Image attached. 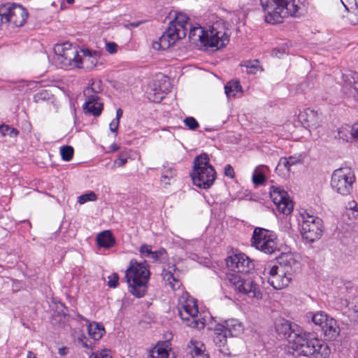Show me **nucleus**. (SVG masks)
I'll return each mask as SVG.
<instances>
[{"label":"nucleus","mask_w":358,"mask_h":358,"mask_svg":"<svg viewBox=\"0 0 358 358\" xmlns=\"http://www.w3.org/2000/svg\"><path fill=\"white\" fill-rule=\"evenodd\" d=\"M265 21L275 24L289 16L301 15L308 7L307 0H260Z\"/></svg>","instance_id":"1"},{"label":"nucleus","mask_w":358,"mask_h":358,"mask_svg":"<svg viewBox=\"0 0 358 358\" xmlns=\"http://www.w3.org/2000/svg\"><path fill=\"white\" fill-rule=\"evenodd\" d=\"M189 38L193 43L199 42L205 47L217 49L224 47L229 41V36L224 29L217 23L208 27L198 26L191 28Z\"/></svg>","instance_id":"2"},{"label":"nucleus","mask_w":358,"mask_h":358,"mask_svg":"<svg viewBox=\"0 0 358 358\" xmlns=\"http://www.w3.org/2000/svg\"><path fill=\"white\" fill-rule=\"evenodd\" d=\"M292 348L303 356H313L314 358H327L331 353L328 345L319 340L313 334L303 332L293 336Z\"/></svg>","instance_id":"3"},{"label":"nucleus","mask_w":358,"mask_h":358,"mask_svg":"<svg viewBox=\"0 0 358 358\" xmlns=\"http://www.w3.org/2000/svg\"><path fill=\"white\" fill-rule=\"evenodd\" d=\"M150 271L145 262H138L132 259L126 271L125 278L129 285V292L136 297L141 298L147 292Z\"/></svg>","instance_id":"4"},{"label":"nucleus","mask_w":358,"mask_h":358,"mask_svg":"<svg viewBox=\"0 0 358 358\" xmlns=\"http://www.w3.org/2000/svg\"><path fill=\"white\" fill-rule=\"evenodd\" d=\"M194 185L199 188H210L216 178V172L213 166L209 164L207 154L203 153L194 159V169L190 173Z\"/></svg>","instance_id":"5"},{"label":"nucleus","mask_w":358,"mask_h":358,"mask_svg":"<svg viewBox=\"0 0 358 358\" xmlns=\"http://www.w3.org/2000/svg\"><path fill=\"white\" fill-rule=\"evenodd\" d=\"M178 310L181 320L187 326L198 329L204 328L205 320L198 315L196 301L188 293L183 292L179 297Z\"/></svg>","instance_id":"6"},{"label":"nucleus","mask_w":358,"mask_h":358,"mask_svg":"<svg viewBox=\"0 0 358 358\" xmlns=\"http://www.w3.org/2000/svg\"><path fill=\"white\" fill-rule=\"evenodd\" d=\"M28 12L22 6L7 2L0 5V27L2 29L22 27L26 22Z\"/></svg>","instance_id":"7"},{"label":"nucleus","mask_w":358,"mask_h":358,"mask_svg":"<svg viewBox=\"0 0 358 358\" xmlns=\"http://www.w3.org/2000/svg\"><path fill=\"white\" fill-rule=\"evenodd\" d=\"M299 221L301 222V236L307 242L313 243L322 237L324 227L321 218L307 210L301 209L299 211Z\"/></svg>","instance_id":"8"},{"label":"nucleus","mask_w":358,"mask_h":358,"mask_svg":"<svg viewBox=\"0 0 358 358\" xmlns=\"http://www.w3.org/2000/svg\"><path fill=\"white\" fill-rule=\"evenodd\" d=\"M355 181V176L351 168L341 167L333 172L331 186L336 192L345 196L350 193Z\"/></svg>","instance_id":"9"},{"label":"nucleus","mask_w":358,"mask_h":358,"mask_svg":"<svg viewBox=\"0 0 358 358\" xmlns=\"http://www.w3.org/2000/svg\"><path fill=\"white\" fill-rule=\"evenodd\" d=\"M251 245L265 254L271 255L279 251L275 235L259 227H257L253 231Z\"/></svg>","instance_id":"10"},{"label":"nucleus","mask_w":358,"mask_h":358,"mask_svg":"<svg viewBox=\"0 0 358 358\" xmlns=\"http://www.w3.org/2000/svg\"><path fill=\"white\" fill-rule=\"evenodd\" d=\"M228 280L239 293L252 299H260L262 298V292L259 285L255 283L252 279H243L238 274H230L228 275Z\"/></svg>","instance_id":"11"},{"label":"nucleus","mask_w":358,"mask_h":358,"mask_svg":"<svg viewBox=\"0 0 358 358\" xmlns=\"http://www.w3.org/2000/svg\"><path fill=\"white\" fill-rule=\"evenodd\" d=\"M57 55V60L61 64L62 68L79 66L80 55L76 46L69 43L57 44L54 47Z\"/></svg>","instance_id":"12"},{"label":"nucleus","mask_w":358,"mask_h":358,"mask_svg":"<svg viewBox=\"0 0 358 358\" xmlns=\"http://www.w3.org/2000/svg\"><path fill=\"white\" fill-rule=\"evenodd\" d=\"M269 193L279 212L286 215L292 212L293 203L286 191L279 186H271Z\"/></svg>","instance_id":"13"},{"label":"nucleus","mask_w":358,"mask_h":358,"mask_svg":"<svg viewBox=\"0 0 358 358\" xmlns=\"http://www.w3.org/2000/svg\"><path fill=\"white\" fill-rule=\"evenodd\" d=\"M284 271L280 269L278 266H268L264 268V274H268V282L275 289H281L289 284L293 275L287 273L283 274Z\"/></svg>","instance_id":"14"},{"label":"nucleus","mask_w":358,"mask_h":358,"mask_svg":"<svg viewBox=\"0 0 358 358\" xmlns=\"http://www.w3.org/2000/svg\"><path fill=\"white\" fill-rule=\"evenodd\" d=\"M229 269L241 273H248L254 268L252 261L243 253H236L226 259Z\"/></svg>","instance_id":"15"},{"label":"nucleus","mask_w":358,"mask_h":358,"mask_svg":"<svg viewBox=\"0 0 358 358\" xmlns=\"http://www.w3.org/2000/svg\"><path fill=\"white\" fill-rule=\"evenodd\" d=\"M275 327L277 334L282 338L287 339L289 343L294 341L293 336H298L299 334L302 333L301 327L284 318L277 320Z\"/></svg>","instance_id":"16"},{"label":"nucleus","mask_w":358,"mask_h":358,"mask_svg":"<svg viewBox=\"0 0 358 358\" xmlns=\"http://www.w3.org/2000/svg\"><path fill=\"white\" fill-rule=\"evenodd\" d=\"M182 38L183 33L181 31L177 33L176 28H175L174 26L168 27L161 37H159V40L152 43V47L157 50H165L175 44L178 40Z\"/></svg>","instance_id":"17"},{"label":"nucleus","mask_w":358,"mask_h":358,"mask_svg":"<svg viewBox=\"0 0 358 358\" xmlns=\"http://www.w3.org/2000/svg\"><path fill=\"white\" fill-rule=\"evenodd\" d=\"M82 55L79 57V66L78 68L83 69L87 71L93 70L96 65L101 57L99 51L90 50L89 49H81Z\"/></svg>","instance_id":"18"},{"label":"nucleus","mask_w":358,"mask_h":358,"mask_svg":"<svg viewBox=\"0 0 358 358\" xmlns=\"http://www.w3.org/2000/svg\"><path fill=\"white\" fill-rule=\"evenodd\" d=\"M228 336L229 335L225 332L224 327H222V324L216 326L213 336V342L218 348L220 352L227 357L231 355V352L227 345Z\"/></svg>","instance_id":"19"},{"label":"nucleus","mask_w":358,"mask_h":358,"mask_svg":"<svg viewBox=\"0 0 358 358\" xmlns=\"http://www.w3.org/2000/svg\"><path fill=\"white\" fill-rule=\"evenodd\" d=\"M277 259L280 269L284 271L283 274L287 273L294 276L300 268V263L290 253H282Z\"/></svg>","instance_id":"20"},{"label":"nucleus","mask_w":358,"mask_h":358,"mask_svg":"<svg viewBox=\"0 0 358 358\" xmlns=\"http://www.w3.org/2000/svg\"><path fill=\"white\" fill-rule=\"evenodd\" d=\"M170 90V83L164 80L162 84L161 81L158 83H154L153 86H150L148 90V99L153 102H160L164 96Z\"/></svg>","instance_id":"21"},{"label":"nucleus","mask_w":358,"mask_h":358,"mask_svg":"<svg viewBox=\"0 0 358 358\" xmlns=\"http://www.w3.org/2000/svg\"><path fill=\"white\" fill-rule=\"evenodd\" d=\"M299 120L304 127L316 128L321 122V114L314 110L306 108L299 114Z\"/></svg>","instance_id":"22"},{"label":"nucleus","mask_w":358,"mask_h":358,"mask_svg":"<svg viewBox=\"0 0 358 358\" xmlns=\"http://www.w3.org/2000/svg\"><path fill=\"white\" fill-rule=\"evenodd\" d=\"M85 113H89L95 117L99 116L103 110V103L100 101L96 94H89L87 101L83 105Z\"/></svg>","instance_id":"23"},{"label":"nucleus","mask_w":358,"mask_h":358,"mask_svg":"<svg viewBox=\"0 0 358 358\" xmlns=\"http://www.w3.org/2000/svg\"><path fill=\"white\" fill-rule=\"evenodd\" d=\"M321 329L327 340H336L340 334V327L336 320L332 317H330L325 324H323Z\"/></svg>","instance_id":"24"},{"label":"nucleus","mask_w":358,"mask_h":358,"mask_svg":"<svg viewBox=\"0 0 358 358\" xmlns=\"http://www.w3.org/2000/svg\"><path fill=\"white\" fill-rule=\"evenodd\" d=\"M175 265L169 267V269H163L162 276L166 284L169 285L172 289H180L182 285L180 281L174 275L173 271L176 270Z\"/></svg>","instance_id":"25"},{"label":"nucleus","mask_w":358,"mask_h":358,"mask_svg":"<svg viewBox=\"0 0 358 358\" xmlns=\"http://www.w3.org/2000/svg\"><path fill=\"white\" fill-rule=\"evenodd\" d=\"M187 348L191 355V358H209V355L206 351L205 345L200 341L191 340Z\"/></svg>","instance_id":"26"},{"label":"nucleus","mask_w":358,"mask_h":358,"mask_svg":"<svg viewBox=\"0 0 358 358\" xmlns=\"http://www.w3.org/2000/svg\"><path fill=\"white\" fill-rule=\"evenodd\" d=\"M96 241L97 245L103 248H110L115 244V238L108 230L99 233L96 236Z\"/></svg>","instance_id":"27"},{"label":"nucleus","mask_w":358,"mask_h":358,"mask_svg":"<svg viewBox=\"0 0 358 358\" xmlns=\"http://www.w3.org/2000/svg\"><path fill=\"white\" fill-rule=\"evenodd\" d=\"M189 20V17L183 13H178L174 20L171 22H170L169 27H173L176 28V32L179 33L181 32L183 33V38L186 35V25L187 24V21Z\"/></svg>","instance_id":"28"},{"label":"nucleus","mask_w":358,"mask_h":358,"mask_svg":"<svg viewBox=\"0 0 358 358\" xmlns=\"http://www.w3.org/2000/svg\"><path fill=\"white\" fill-rule=\"evenodd\" d=\"M222 327H224L225 332L232 337L237 336L243 330L242 324L235 319L227 320Z\"/></svg>","instance_id":"29"},{"label":"nucleus","mask_w":358,"mask_h":358,"mask_svg":"<svg viewBox=\"0 0 358 358\" xmlns=\"http://www.w3.org/2000/svg\"><path fill=\"white\" fill-rule=\"evenodd\" d=\"M342 79L346 87H352L355 92L358 91V72L348 71L343 73Z\"/></svg>","instance_id":"30"},{"label":"nucleus","mask_w":358,"mask_h":358,"mask_svg":"<svg viewBox=\"0 0 358 358\" xmlns=\"http://www.w3.org/2000/svg\"><path fill=\"white\" fill-rule=\"evenodd\" d=\"M306 317L308 319H310L311 321L317 326L320 327L321 329L323 327V324L329 320L330 317H329L324 312L318 311L315 313H308L306 315Z\"/></svg>","instance_id":"31"},{"label":"nucleus","mask_w":358,"mask_h":358,"mask_svg":"<svg viewBox=\"0 0 358 358\" xmlns=\"http://www.w3.org/2000/svg\"><path fill=\"white\" fill-rule=\"evenodd\" d=\"M87 331L90 336L94 341H98L101 338L105 333V329L103 325L96 322L91 323L87 327Z\"/></svg>","instance_id":"32"},{"label":"nucleus","mask_w":358,"mask_h":358,"mask_svg":"<svg viewBox=\"0 0 358 358\" xmlns=\"http://www.w3.org/2000/svg\"><path fill=\"white\" fill-rule=\"evenodd\" d=\"M225 94L227 97L234 98L237 93H241L242 88L239 81L231 80L227 83L224 87Z\"/></svg>","instance_id":"33"},{"label":"nucleus","mask_w":358,"mask_h":358,"mask_svg":"<svg viewBox=\"0 0 358 358\" xmlns=\"http://www.w3.org/2000/svg\"><path fill=\"white\" fill-rule=\"evenodd\" d=\"M241 66L246 68L248 74H256L258 71H262L263 69L259 65V62L257 59L245 61L241 64Z\"/></svg>","instance_id":"34"},{"label":"nucleus","mask_w":358,"mask_h":358,"mask_svg":"<svg viewBox=\"0 0 358 358\" xmlns=\"http://www.w3.org/2000/svg\"><path fill=\"white\" fill-rule=\"evenodd\" d=\"M298 163H301V159L299 157L290 156L288 158H281L278 165L283 166L287 171H289L291 166Z\"/></svg>","instance_id":"35"},{"label":"nucleus","mask_w":358,"mask_h":358,"mask_svg":"<svg viewBox=\"0 0 358 358\" xmlns=\"http://www.w3.org/2000/svg\"><path fill=\"white\" fill-rule=\"evenodd\" d=\"M176 176V171L173 168H165L162 173V182L165 185H169L170 180H173Z\"/></svg>","instance_id":"36"},{"label":"nucleus","mask_w":358,"mask_h":358,"mask_svg":"<svg viewBox=\"0 0 358 358\" xmlns=\"http://www.w3.org/2000/svg\"><path fill=\"white\" fill-rule=\"evenodd\" d=\"M0 134L3 136H8L10 137L15 138L17 136L19 131L9 125L3 124L0 126Z\"/></svg>","instance_id":"37"},{"label":"nucleus","mask_w":358,"mask_h":358,"mask_svg":"<svg viewBox=\"0 0 358 358\" xmlns=\"http://www.w3.org/2000/svg\"><path fill=\"white\" fill-rule=\"evenodd\" d=\"M73 148L70 145H64L60 148V154L64 161H70L73 156Z\"/></svg>","instance_id":"38"},{"label":"nucleus","mask_w":358,"mask_h":358,"mask_svg":"<svg viewBox=\"0 0 358 358\" xmlns=\"http://www.w3.org/2000/svg\"><path fill=\"white\" fill-rule=\"evenodd\" d=\"M150 257L153 259L154 262H162L166 257V251L163 248L154 252L152 251Z\"/></svg>","instance_id":"39"},{"label":"nucleus","mask_w":358,"mask_h":358,"mask_svg":"<svg viewBox=\"0 0 358 358\" xmlns=\"http://www.w3.org/2000/svg\"><path fill=\"white\" fill-rule=\"evenodd\" d=\"M97 199L96 194L90 191L86 194H82L78 198V202L80 204H84L87 201H96Z\"/></svg>","instance_id":"40"},{"label":"nucleus","mask_w":358,"mask_h":358,"mask_svg":"<svg viewBox=\"0 0 358 358\" xmlns=\"http://www.w3.org/2000/svg\"><path fill=\"white\" fill-rule=\"evenodd\" d=\"M152 358H173L170 357L168 350L164 348H157L152 354Z\"/></svg>","instance_id":"41"},{"label":"nucleus","mask_w":358,"mask_h":358,"mask_svg":"<svg viewBox=\"0 0 358 358\" xmlns=\"http://www.w3.org/2000/svg\"><path fill=\"white\" fill-rule=\"evenodd\" d=\"M184 124L190 130L196 129L199 124L198 121L193 117H187L183 120Z\"/></svg>","instance_id":"42"},{"label":"nucleus","mask_w":358,"mask_h":358,"mask_svg":"<svg viewBox=\"0 0 358 358\" xmlns=\"http://www.w3.org/2000/svg\"><path fill=\"white\" fill-rule=\"evenodd\" d=\"M128 160L127 154L126 152H121L119 155L118 158H117L113 163V165L112 166V169H114L115 167H121L124 166Z\"/></svg>","instance_id":"43"},{"label":"nucleus","mask_w":358,"mask_h":358,"mask_svg":"<svg viewBox=\"0 0 358 358\" xmlns=\"http://www.w3.org/2000/svg\"><path fill=\"white\" fill-rule=\"evenodd\" d=\"M347 4L345 3L343 1H342L345 10L348 12H352L357 11L358 13V5L357 0H346Z\"/></svg>","instance_id":"44"},{"label":"nucleus","mask_w":358,"mask_h":358,"mask_svg":"<svg viewBox=\"0 0 358 358\" xmlns=\"http://www.w3.org/2000/svg\"><path fill=\"white\" fill-rule=\"evenodd\" d=\"M350 140L347 139V141L355 142L358 146V123L354 124L350 128Z\"/></svg>","instance_id":"45"},{"label":"nucleus","mask_w":358,"mask_h":358,"mask_svg":"<svg viewBox=\"0 0 358 358\" xmlns=\"http://www.w3.org/2000/svg\"><path fill=\"white\" fill-rule=\"evenodd\" d=\"M90 358H112V356L108 350L104 349L100 352H92Z\"/></svg>","instance_id":"46"},{"label":"nucleus","mask_w":358,"mask_h":358,"mask_svg":"<svg viewBox=\"0 0 358 358\" xmlns=\"http://www.w3.org/2000/svg\"><path fill=\"white\" fill-rule=\"evenodd\" d=\"M265 176L262 173L255 172L252 176V181L255 185H262L265 181Z\"/></svg>","instance_id":"47"},{"label":"nucleus","mask_w":358,"mask_h":358,"mask_svg":"<svg viewBox=\"0 0 358 358\" xmlns=\"http://www.w3.org/2000/svg\"><path fill=\"white\" fill-rule=\"evenodd\" d=\"M140 253L146 257H150L152 254L151 245L143 244L140 247Z\"/></svg>","instance_id":"48"},{"label":"nucleus","mask_w":358,"mask_h":358,"mask_svg":"<svg viewBox=\"0 0 358 358\" xmlns=\"http://www.w3.org/2000/svg\"><path fill=\"white\" fill-rule=\"evenodd\" d=\"M119 276L116 273H113V275L108 277V285L110 287H116L118 285Z\"/></svg>","instance_id":"49"},{"label":"nucleus","mask_w":358,"mask_h":358,"mask_svg":"<svg viewBox=\"0 0 358 358\" xmlns=\"http://www.w3.org/2000/svg\"><path fill=\"white\" fill-rule=\"evenodd\" d=\"M349 14L348 15V19L349 20L350 24L352 25H355L358 24V13L357 11L348 12Z\"/></svg>","instance_id":"50"},{"label":"nucleus","mask_w":358,"mask_h":358,"mask_svg":"<svg viewBox=\"0 0 358 358\" xmlns=\"http://www.w3.org/2000/svg\"><path fill=\"white\" fill-rule=\"evenodd\" d=\"M288 53L287 48L285 46L280 48H275L273 50L272 55L278 58H281L282 55L283 54Z\"/></svg>","instance_id":"51"},{"label":"nucleus","mask_w":358,"mask_h":358,"mask_svg":"<svg viewBox=\"0 0 358 358\" xmlns=\"http://www.w3.org/2000/svg\"><path fill=\"white\" fill-rule=\"evenodd\" d=\"M49 98V93L46 90H43L38 93H37L34 96V99L36 101L39 100H45Z\"/></svg>","instance_id":"52"},{"label":"nucleus","mask_w":358,"mask_h":358,"mask_svg":"<svg viewBox=\"0 0 358 358\" xmlns=\"http://www.w3.org/2000/svg\"><path fill=\"white\" fill-rule=\"evenodd\" d=\"M357 203L355 201H352V202H350L348 203V210L350 212L352 213V217H356L358 216V210L356 209Z\"/></svg>","instance_id":"53"},{"label":"nucleus","mask_w":358,"mask_h":358,"mask_svg":"<svg viewBox=\"0 0 358 358\" xmlns=\"http://www.w3.org/2000/svg\"><path fill=\"white\" fill-rule=\"evenodd\" d=\"M224 175L230 178H234L235 176L233 167L230 164H227L224 167Z\"/></svg>","instance_id":"54"},{"label":"nucleus","mask_w":358,"mask_h":358,"mask_svg":"<svg viewBox=\"0 0 358 358\" xmlns=\"http://www.w3.org/2000/svg\"><path fill=\"white\" fill-rule=\"evenodd\" d=\"M117 45L114 42H109L106 43V49L110 54L115 53L117 52Z\"/></svg>","instance_id":"55"},{"label":"nucleus","mask_w":358,"mask_h":358,"mask_svg":"<svg viewBox=\"0 0 358 358\" xmlns=\"http://www.w3.org/2000/svg\"><path fill=\"white\" fill-rule=\"evenodd\" d=\"M120 121L118 120H113L112 122L110 123L109 127L110 130L112 132H114L115 134L117 133V129L119 127Z\"/></svg>","instance_id":"56"},{"label":"nucleus","mask_w":358,"mask_h":358,"mask_svg":"<svg viewBox=\"0 0 358 358\" xmlns=\"http://www.w3.org/2000/svg\"><path fill=\"white\" fill-rule=\"evenodd\" d=\"M79 343L81 344V345L87 349V350H90L91 351L92 350V348H91V345H92V342L91 341H85L84 339L83 338H79V341H78Z\"/></svg>","instance_id":"57"},{"label":"nucleus","mask_w":358,"mask_h":358,"mask_svg":"<svg viewBox=\"0 0 358 358\" xmlns=\"http://www.w3.org/2000/svg\"><path fill=\"white\" fill-rule=\"evenodd\" d=\"M96 84H98V90H96L95 87H92L90 89H87V94H90V91H91L92 92H94V93H99L101 90V87H100L101 81L97 82ZM92 85L94 86L95 83H94L92 84Z\"/></svg>","instance_id":"58"},{"label":"nucleus","mask_w":358,"mask_h":358,"mask_svg":"<svg viewBox=\"0 0 358 358\" xmlns=\"http://www.w3.org/2000/svg\"><path fill=\"white\" fill-rule=\"evenodd\" d=\"M122 115V109L119 108L116 111V117L114 120H118L120 121V117Z\"/></svg>","instance_id":"59"},{"label":"nucleus","mask_w":358,"mask_h":358,"mask_svg":"<svg viewBox=\"0 0 358 358\" xmlns=\"http://www.w3.org/2000/svg\"><path fill=\"white\" fill-rule=\"evenodd\" d=\"M355 303L357 305H355L354 307H350V308H352L355 313L358 314V297L355 299Z\"/></svg>","instance_id":"60"},{"label":"nucleus","mask_w":358,"mask_h":358,"mask_svg":"<svg viewBox=\"0 0 358 358\" xmlns=\"http://www.w3.org/2000/svg\"><path fill=\"white\" fill-rule=\"evenodd\" d=\"M119 148H120V147L115 143L112 144L110 147L111 152H115V151L118 150Z\"/></svg>","instance_id":"61"},{"label":"nucleus","mask_w":358,"mask_h":358,"mask_svg":"<svg viewBox=\"0 0 358 358\" xmlns=\"http://www.w3.org/2000/svg\"><path fill=\"white\" fill-rule=\"evenodd\" d=\"M67 348H62L59 349V353L61 355H64L66 353Z\"/></svg>","instance_id":"62"},{"label":"nucleus","mask_w":358,"mask_h":358,"mask_svg":"<svg viewBox=\"0 0 358 358\" xmlns=\"http://www.w3.org/2000/svg\"><path fill=\"white\" fill-rule=\"evenodd\" d=\"M27 358H36V356L31 351H29L27 353Z\"/></svg>","instance_id":"63"},{"label":"nucleus","mask_w":358,"mask_h":358,"mask_svg":"<svg viewBox=\"0 0 358 358\" xmlns=\"http://www.w3.org/2000/svg\"><path fill=\"white\" fill-rule=\"evenodd\" d=\"M140 23L139 22H137V23H131L130 25L133 27H137L138 26Z\"/></svg>","instance_id":"64"}]
</instances>
